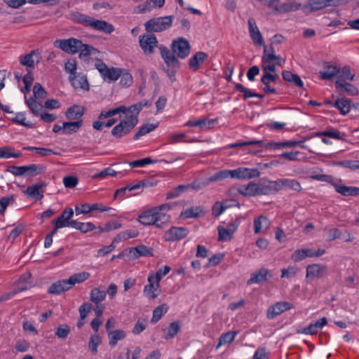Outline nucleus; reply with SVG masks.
<instances>
[{
    "instance_id": "obj_18",
    "label": "nucleus",
    "mask_w": 359,
    "mask_h": 359,
    "mask_svg": "<svg viewBox=\"0 0 359 359\" xmlns=\"http://www.w3.org/2000/svg\"><path fill=\"white\" fill-rule=\"evenodd\" d=\"M46 185V184L45 182H37L32 186L28 187L25 190L23 191V193L30 198H35L36 200H41L43 197V194L41 189Z\"/></svg>"
},
{
    "instance_id": "obj_64",
    "label": "nucleus",
    "mask_w": 359,
    "mask_h": 359,
    "mask_svg": "<svg viewBox=\"0 0 359 359\" xmlns=\"http://www.w3.org/2000/svg\"><path fill=\"white\" fill-rule=\"evenodd\" d=\"M79 182L78 178L76 176L69 175L63 178V184L67 188H74Z\"/></svg>"
},
{
    "instance_id": "obj_25",
    "label": "nucleus",
    "mask_w": 359,
    "mask_h": 359,
    "mask_svg": "<svg viewBox=\"0 0 359 359\" xmlns=\"http://www.w3.org/2000/svg\"><path fill=\"white\" fill-rule=\"evenodd\" d=\"M205 210L202 206L191 207L182 211L180 214V217L183 219L188 218H197L201 215H204Z\"/></svg>"
},
{
    "instance_id": "obj_57",
    "label": "nucleus",
    "mask_w": 359,
    "mask_h": 359,
    "mask_svg": "<svg viewBox=\"0 0 359 359\" xmlns=\"http://www.w3.org/2000/svg\"><path fill=\"white\" fill-rule=\"evenodd\" d=\"M116 173L117 172L114 170H113L111 168L109 167V168H107L104 169L103 170L100 171V172H97V173L93 175L92 176V178L93 179H97V178L104 179L109 176L114 177L116 175Z\"/></svg>"
},
{
    "instance_id": "obj_50",
    "label": "nucleus",
    "mask_w": 359,
    "mask_h": 359,
    "mask_svg": "<svg viewBox=\"0 0 359 359\" xmlns=\"http://www.w3.org/2000/svg\"><path fill=\"white\" fill-rule=\"evenodd\" d=\"M144 185V182L143 180H142V181L138 182L135 185H128L126 187L120 188V189H117L115 191V193L114 194V197L116 198L117 196H118V195L125 196L126 191L127 190L128 191H133V190H135V189H137L141 188Z\"/></svg>"
},
{
    "instance_id": "obj_32",
    "label": "nucleus",
    "mask_w": 359,
    "mask_h": 359,
    "mask_svg": "<svg viewBox=\"0 0 359 359\" xmlns=\"http://www.w3.org/2000/svg\"><path fill=\"white\" fill-rule=\"evenodd\" d=\"M109 344L114 346L117 344L118 341L123 339L126 337V333L123 330H116L108 332Z\"/></svg>"
},
{
    "instance_id": "obj_11",
    "label": "nucleus",
    "mask_w": 359,
    "mask_h": 359,
    "mask_svg": "<svg viewBox=\"0 0 359 359\" xmlns=\"http://www.w3.org/2000/svg\"><path fill=\"white\" fill-rule=\"evenodd\" d=\"M232 170L233 178L239 180H249L260 175V172L256 168H238Z\"/></svg>"
},
{
    "instance_id": "obj_8",
    "label": "nucleus",
    "mask_w": 359,
    "mask_h": 359,
    "mask_svg": "<svg viewBox=\"0 0 359 359\" xmlns=\"http://www.w3.org/2000/svg\"><path fill=\"white\" fill-rule=\"evenodd\" d=\"M339 0H309L302 9L304 13H311L328 6H337Z\"/></svg>"
},
{
    "instance_id": "obj_47",
    "label": "nucleus",
    "mask_w": 359,
    "mask_h": 359,
    "mask_svg": "<svg viewBox=\"0 0 359 359\" xmlns=\"http://www.w3.org/2000/svg\"><path fill=\"white\" fill-rule=\"evenodd\" d=\"M237 334V332L229 331L222 334L219 339V343L216 348H218L222 345L231 343L234 340Z\"/></svg>"
},
{
    "instance_id": "obj_38",
    "label": "nucleus",
    "mask_w": 359,
    "mask_h": 359,
    "mask_svg": "<svg viewBox=\"0 0 359 359\" xmlns=\"http://www.w3.org/2000/svg\"><path fill=\"white\" fill-rule=\"evenodd\" d=\"M335 86L339 90L344 89V91L350 95H355L358 93V89L353 84L349 83H343L339 80H337L335 81Z\"/></svg>"
},
{
    "instance_id": "obj_48",
    "label": "nucleus",
    "mask_w": 359,
    "mask_h": 359,
    "mask_svg": "<svg viewBox=\"0 0 359 359\" xmlns=\"http://www.w3.org/2000/svg\"><path fill=\"white\" fill-rule=\"evenodd\" d=\"M118 113L126 114V107L121 105L117 108L109 109L107 111H102L98 118L100 119L106 118L114 116Z\"/></svg>"
},
{
    "instance_id": "obj_23",
    "label": "nucleus",
    "mask_w": 359,
    "mask_h": 359,
    "mask_svg": "<svg viewBox=\"0 0 359 359\" xmlns=\"http://www.w3.org/2000/svg\"><path fill=\"white\" fill-rule=\"evenodd\" d=\"M129 255L133 259H137L141 256H153L152 249L144 245L130 248L129 249Z\"/></svg>"
},
{
    "instance_id": "obj_28",
    "label": "nucleus",
    "mask_w": 359,
    "mask_h": 359,
    "mask_svg": "<svg viewBox=\"0 0 359 359\" xmlns=\"http://www.w3.org/2000/svg\"><path fill=\"white\" fill-rule=\"evenodd\" d=\"M107 293L104 290L100 287H94L91 290L90 294V300L97 306L105 299Z\"/></svg>"
},
{
    "instance_id": "obj_36",
    "label": "nucleus",
    "mask_w": 359,
    "mask_h": 359,
    "mask_svg": "<svg viewBox=\"0 0 359 359\" xmlns=\"http://www.w3.org/2000/svg\"><path fill=\"white\" fill-rule=\"evenodd\" d=\"M257 183L250 182L247 185L241 186L238 192L245 196H254L257 195Z\"/></svg>"
},
{
    "instance_id": "obj_58",
    "label": "nucleus",
    "mask_w": 359,
    "mask_h": 359,
    "mask_svg": "<svg viewBox=\"0 0 359 359\" xmlns=\"http://www.w3.org/2000/svg\"><path fill=\"white\" fill-rule=\"evenodd\" d=\"M101 341V338L97 334L90 337L88 346L93 353L95 354L97 352V346L100 344Z\"/></svg>"
},
{
    "instance_id": "obj_6",
    "label": "nucleus",
    "mask_w": 359,
    "mask_h": 359,
    "mask_svg": "<svg viewBox=\"0 0 359 359\" xmlns=\"http://www.w3.org/2000/svg\"><path fill=\"white\" fill-rule=\"evenodd\" d=\"M54 46L69 54H75L79 52V48L83 46V43L76 38L57 39L54 41Z\"/></svg>"
},
{
    "instance_id": "obj_26",
    "label": "nucleus",
    "mask_w": 359,
    "mask_h": 359,
    "mask_svg": "<svg viewBox=\"0 0 359 359\" xmlns=\"http://www.w3.org/2000/svg\"><path fill=\"white\" fill-rule=\"evenodd\" d=\"M85 112V107L74 104L67 109L65 116L68 119H79Z\"/></svg>"
},
{
    "instance_id": "obj_45",
    "label": "nucleus",
    "mask_w": 359,
    "mask_h": 359,
    "mask_svg": "<svg viewBox=\"0 0 359 359\" xmlns=\"http://www.w3.org/2000/svg\"><path fill=\"white\" fill-rule=\"evenodd\" d=\"M69 79L72 81V85L74 88H82L84 90L88 89V83L86 77L83 76H69Z\"/></svg>"
},
{
    "instance_id": "obj_34",
    "label": "nucleus",
    "mask_w": 359,
    "mask_h": 359,
    "mask_svg": "<svg viewBox=\"0 0 359 359\" xmlns=\"http://www.w3.org/2000/svg\"><path fill=\"white\" fill-rule=\"evenodd\" d=\"M170 271V268L168 266H164L163 268L160 269L156 271V273H152L149 276L147 280L148 282H151L153 280L156 281V286L160 287L159 282L161 278L166 276Z\"/></svg>"
},
{
    "instance_id": "obj_2",
    "label": "nucleus",
    "mask_w": 359,
    "mask_h": 359,
    "mask_svg": "<svg viewBox=\"0 0 359 359\" xmlns=\"http://www.w3.org/2000/svg\"><path fill=\"white\" fill-rule=\"evenodd\" d=\"M71 18L75 22L107 34H110L114 30V26L111 24L104 20H96L93 17L79 12L72 13Z\"/></svg>"
},
{
    "instance_id": "obj_15",
    "label": "nucleus",
    "mask_w": 359,
    "mask_h": 359,
    "mask_svg": "<svg viewBox=\"0 0 359 359\" xmlns=\"http://www.w3.org/2000/svg\"><path fill=\"white\" fill-rule=\"evenodd\" d=\"M292 308V304L287 302H280L271 306L268 310L266 316L269 319H273L276 316L281 314L285 311L289 310Z\"/></svg>"
},
{
    "instance_id": "obj_5",
    "label": "nucleus",
    "mask_w": 359,
    "mask_h": 359,
    "mask_svg": "<svg viewBox=\"0 0 359 359\" xmlns=\"http://www.w3.org/2000/svg\"><path fill=\"white\" fill-rule=\"evenodd\" d=\"M172 18V15H168L150 19L144 23L145 29L149 32H162L171 27Z\"/></svg>"
},
{
    "instance_id": "obj_40",
    "label": "nucleus",
    "mask_w": 359,
    "mask_h": 359,
    "mask_svg": "<svg viewBox=\"0 0 359 359\" xmlns=\"http://www.w3.org/2000/svg\"><path fill=\"white\" fill-rule=\"evenodd\" d=\"M233 178L232 170H223L215 172L214 175L209 177V181L215 182L217 181L222 180L227 178Z\"/></svg>"
},
{
    "instance_id": "obj_53",
    "label": "nucleus",
    "mask_w": 359,
    "mask_h": 359,
    "mask_svg": "<svg viewBox=\"0 0 359 359\" xmlns=\"http://www.w3.org/2000/svg\"><path fill=\"white\" fill-rule=\"evenodd\" d=\"M180 327L177 322L171 323L166 329L165 339H168L173 338L180 331Z\"/></svg>"
},
{
    "instance_id": "obj_31",
    "label": "nucleus",
    "mask_w": 359,
    "mask_h": 359,
    "mask_svg": "<svg viewBox=\"0 0 359 359\" xmlns=\"http://www.w3.org/2000/svg\"><path fill=\"white\" fill-rule=\"evenodd\" d=\"M159 287L156 286V281L153 280V281L149 282V284L144 286V293L149 299H154L160 292Z\"/></svg>"
},
{
    "instance_id": "obj_22",
    "label": "nucleus",
    "mask_w": 359,
    "mask_h": 359,
    "mask_svg": "<svg viewBox=\"0 0 359 359\" xmlns=\"http://www.w3.org/2000/svg\"><path fill=\"white\" fill-rule=\"evenodd\" d=\"M336 191L344 196H359V187H348L337 183H332Z\"/></svg>"
},
{
    "instance_id": "obj_7",
    "label": "nucleus",
    "mask_w": 359,
    "mask_h": 359,
    "mask_svg": "<svg viewBox=\"0 0 359 359\" xmlns=\"http://www.w3.org/2000/svg\"><path fill=\"white\" fill-rule=\"evenodd\" d=\"M95 67L105 81H116L121 75V69L115 67L109 68L101 60L97 61Z\"/></svg>"
},
{
    "instance_id": "obj_63",
    "label": "nucleus",
    "mask_w": 359,
    "mask_h": 359,
    "mask_svg": "<svg viewBox=\"0 0 359 359\" xmlns=\"http://www.w3.org/2000/svg\"><path fill=\"white\" fill-rule=\"evenodd\" d=\"M147 327V321L143 318H139L135 323L133 329V333L134 334H139L142 332H143Z\"/></svg>"
},
{
    "instance_id": "obj_30",
    "label": "nucleus",
    "mask_w": 359,
    "mask_h": 359,
    "mask_svg": "<svg viewBox=\"0 0 359 359\" xmlns=\"http://www.w3.org/2000/svg\"><path fill=\"white\" fill-rule=\"evenodd\" d=\"M46 167L39 164H31L25 165V175L29 177H34L36 175L42 174L45 172Z\"/></svg>"
},
{
    "instance_id": "obj_46",
    "label": "nucleus",
    "mask_w": 359,
    "mask_h": 359,
    "mask_svg": "<svg viewBox=\"0 0 359 359\" xmlns=\"http://www.w3.org/2000/svg\"><path fill=\"white\" fill-rule=\"evenodd\" d=\"M90 277V273L88 272H81L78 273H75L70 276L68 280L69 283L71 284V287H73L76 283H81L84 282Z\"/></svg>"
},
{
    "instance_id": "obj_60",
    "label": "nucleus",
    "mask_w": 359,
    "mask_h": 359,
    "mask_svg": "<svg viewBox=\"0 0 359 359\" xmlns=\"http://www.w3.org/2000/svg\"><path fill=\"white\" fill-rule=\"evenodd\" d=\"M120 85L122 86H129L133 83V77L130 74L127 72L125 69H121V75L120 76Z\"/></svg>"
},
{
    "instance_id": "obj_33",
    "label": "nucleus",
    "mask_w": 359,
    "mask_h": 359,
    "mask_svg": "<svg viewBox=\"0 0 359 359\" xmlns=\"http://www.w3.org/2000/svg\"><path fill=\"white\" fill-rule=\"evenodd\" d=\"M74 215L72 208H66L62 215L56 219H54L52 223H57V224H62L64 227L68 226V223Z\"/></svg>"
},
{
    "instance_id": "obj_44",
    "label": "nucleus",
    "mask_w": 359,
    "mask_h": 359,
    "mask_svg": "<svg viewBox=\"0 0 359 359\" xmlns=\"http://www.w3.org/2000/svg\"><path fill=\"white\" fill-rule=\"evenodd\" d=\"M168 306L165 304L157 306L153 311V316L151 322L152 323H157L162 318V316L168 311Z\"/></svg>"
},
{
    "instance_id": "obj_41",
    "label": "nucleus",
    "mask_w": 359,
    "mask_h": 359,
    "mask_svg": "<svg viewBox=\"0 0 359 359\" xmlns=\"http://www.w3.org/2000/svg\"><path fill=\"white\" fill-rule=\"evenodd\" d=\"M334 105L343 115H345L350 111L351 101L346 98L338 99L335 101Z\"/></svg>"
},
{
    "instance_id": "obj_61",
    "label": "nucleus",
    "mask_w": 359,
    "mask_h": 359,
    "mask_svg": "<svg viewBox=\"0 0 359 359\" xmlns=\"http://www.w3.org/2000/svg\"><path fill=\"white\" fill-rule=\"evenodd\" d=\"M309 252H310L309 249L297 250L292 254V258L295 262H299L305 257H309Z\"/></svg>"
},
{
    "instance_id": "obj_3",
    "label": "nucleus",
    "mask_w": 359,
    "mask_h": 359,
    "mask_svg": "<svg viewBox=\"0 0 359 359\" xmlns=\"http://www.w3.org/2000/svg\"><path fill=\"white\" fill-rule=\"evenodd\" d=\"M156 211V209L151 208L142 212L138 217V221L145 226L155 225L159 229L164 228L169 224L170 217Z\"/></svg>"
},
{
    "instance_id": "obj_24",
    "label": "nucleus",
    "mask_w": 359,
    "mask_h": 359,
    "mask_svg": "<svg viewBox=\"0 0 359 359\" xmlns=\"http://www.w3.org/2000/svg\"><path fill=\"white\" fill-rule=\"evenodd\" d=\"M324 65V70L319 72L320 76L323 80L330 81L337 74L339 68L337 66L328 65L327 62H325Z\"/></svg>"
},
{
    "instance_id": "obj_9",
    "label": "nucleus",
    "mask_w": 359,
    "mask_h": 359,
    "mask_svg": "<svg viewBox=\"0 0 359 359\" xmlns=\"http://www.w3.org/2000/svg\"><path fill=\"white\" fill-rule=\"evenodd\" d=\"M139 43L143 52L147 55H151L157 46L158 41L154 34H144L140 36Z\"/></svg>"
},
{
    "instance_id": "obj_14",
    "label": "nucleus",
    "mask_w": 359,
    "mask_h": 359,
    "mask_svg": "<svg viewBox=\"0 0 359 359\" xmlns=\"http://www.w3.org/2000/svg\"><path fill=\"white\" fill-rule=\"evenodd\" d=\"M327 266L313 264H310L306 267V275L307 278H312L315 279H319L323 278L327 274Z\"/></svg>"
},
{
    "instance_id": "obj_27",
    "label": "nucleus",
    "mask_w": 359,
    "mask_h": 359,
    "mask_svg": "<svg viewBox=\"0 0 359 359\" xmlns=\"http://www.w3.org/2000/svg\"><path fill=\"white\" fill-rule=\"evenodd\" d=\"M82 125L83 121L81 119L76 121L64 122L62 124V131L65 134H72L77 132Z\"/></svg>"
},
{
    "instance_id": "obj_43",
    "label": "nucleus",
    "mask_w": 359,
    "mask_h": 359,
    "mask_svg": "<svg viewBox=\"0 0 359 359\" xmlns=\"http://www.w3.org/2000/svg\"><path fill=\"white\" fill-rule=\"evenodd\" d=\"M25 102L34 115L39 116L41 114V111L43 108L41 103L36 102L33 97L25 100Z\"/></svg>"
},
{
    "instance_id": "obj_4",
    "label": "nucleus",
    "mask_w": 359,
    "mask_h": 359,
    "mask_svg": "<svg viewBox=\"0 0 359 359\" xmlns=\"http://www.w3.org/2000/svg\"><path fill=\"white\" fill-rule=\"evenodd\" d=\"M137 123V117L126 114V118L121 120V122L111 130V134L116 138H121L128 134Z\"/></svg>"
},
{
    "instance_id": "obj_59",
    "label": "nucleus",
    "mask_w": 359,
    "mask_h": 359,
    "mask_svg": "<svg viewBox=\"0 0 359 359\" xmlns=\"http://www.w3.org/2000/svg\"><path fill=\"white\" fill-rule=\"evenodd\" d=\"M25 120V114L23 113H18L14 118H11V121L20 125L27 128H32L34 124L29 121H26Z\"/></svg>"
},
{
    "instance_id": "obj_17",
    "label": "nucleus",
    "mask_w": 359,
    "mask_h": 359,
    "mask_svg": "<svg viewBox=\"0 0 359 359\" xmlns=\"http://www.w3.org/2000/svg\"><path fill=\"white\" fill-rule=\"evenodd\" d=\"M187 229L184 227H171L168 231L165 232V241H177L186 237L188 234Z\"/></svg>"
},
{
    "instance_id": "obj_37",
    "label": "nucleus",
    "mask_w": 359,
    "mask_h": 359,
    "mask_svg": "<svg viewBox=\"0 0 359 359\" xmlns=\"http://www.w3.org/2000/svg\"><path fill=\"white\" fill-rule=\"evenodd\" d=\"M22 156V153L15 152L14 149L10 146L0 147V158H19Z\"/></svg>"
},
{
    "instance_id": "obj_20",
    "label": "nucleus",
    "mask_w": 359,
    "mask_h": 359,
    "mask_svg": "<svg viewBox=\"0 0 359 359\" xmlns=\"http://www.w3.org/2000/svg\"><path fill=\"white\" fill-rule=\"evenodd\" d=\"M71 288L68 280H61L53 283L48 288V292L52 294H60Z\"/></svg>"
},
{
    "instance_id": "obj_21",
    "label": "nucleus",
    "mask_w": 359,
    "mask_h": 359,
    "mask_svg": "<svg viewBox=\"0 0 359 359\" xmlns=\"http://www.w3.org/2000/svg\"><path fill=\"white\" fill-rule=\"evenodd\" d=\"M208 55L205 52L196 53L189 60V66L193 71H197L201 65L208 59Z\"/></svg>"
},
{
    "instance_id": "obj_51",
    "label": "nucleus",
    "mask_w": 359,
    "mask_h": 359,
    "mask_svg": "<svg viewBox=\"0 0 359 359\" xmlns=\"http://www.w3.org/2000/svg\"><path fill=\"white\" fill-rule=\"evenodd\" d=\"M158 124H144L139 129V130L135 134L133 139L138 140L140 137L145 135L146 134L151 132L156 128H157Z\"/></svg>"
},
{
    "instance_id": "obj_56",
    "label": "nucleus",
    "mask_w": 359,
    "mask_h": 359,
    "mask_svg": "<svg viewBox=\"0 0 359 359\" xmlns=\"http://www.w3.org/2000/svg\"><path fill=\"white\" fill-rule=\"evenodd\" d=\"M69 333H70V327L67 324H62V325H59L55 332V334L58 338H60V339L67 338Z\"/></svg>"
},
{
    "instance_id": "obj_1",
    "label": "nucleus",
    "mask_w": 359,
    "mask_h": 359,
    "mask_svg": "<svg viewBox=\"0 0 359 359\" xmlns=\"http://www.w3.org/2000/svg\"><path fill=\"white\" fill-rule=\"evenodd\" d=\"M171 48L172 50H170L165 46H161L160 53L167 67L177 69L180 62L175 55L182 59L187 57L190 53L191 46L186 39L180 37L172 41Z\"/></svg>"
},
{
    "instance_id": "obj_54",
    "label": "nucleus",
    "mask_w": 359,
    "mask_h": 359,
    "mask_svg": "<svg viewBox=\"0 0 359 359\" xmlns=\"http://www.w3.org/2000/svg\"><path fill=\"white\" fill-rule=\"evenodd\" d=\"M210 183L211 182L209 181V177L196 179L192 183L189 184V187L190 189L199 190L207 187Z\"/></svg>"
},
{
    "instance_id": "obj_29",
    "label": "nucleus",
    "mask_w": 359,
    "mask_h": 359,
    "mask_svg": "<svg viewBox=\"0 0 359 359\" xmlns=\"http://www.w3.org/2000/svg\"><path fill=\"white\" fill-rule=\"evenodd\" d=\"M282 76L283 79L287 82L292 83L300 88H303L304 86V83L301 78L297 74H293L290 71L284 70L282 72Z\"/></svg>"
},
{
    "instance_id": "obj_55",
    "label": "nucleus",
    "mask_w": 359,
    "mask_h": 359,
    "mask_svg": "<svg viewBox=\"0 0 359 359\" xmlns=\"http://www.w3.org/2000/svg\"><path fill=\"white\" fill-rule=\"evenodd\" d=\"M138 235V231L135 229H129L121 232L117 235L115 241H119L122 240H128L130 238H135Z\"/></svg>"
},
{
    "instance_id": "obj_42",
    "label": "nucleus",
    "mask_w": 359,
    "mask_h": 359,
    "mask_svg": "<svg viewBox=\"0 0 359 359\" xmlns=\"http://www.w3.org/2000/svg\"><path fill=\"white\" fill-rule=\"evenodd\" d=\"M302 4L297 2L285 3L279 6H276V11L280 13L295 11L300 8Z\"/></svg>"
},
{
    "instance_id": "obj_13",
    "label": "nucleus",
    "mask_w": 359,
    "mask_h": 359,
    "mask_svg": "<svg viewBox=\"0 0 359 359\" xmlns=\"http://www.w3.org/2000/svg\"><path fill=\"white\" fill-rule=\"evenodd\" d=\"M250 36L255 45L264 46V41L254 18H250L248 21Z\"/></svg>"
},
{
    "instance_id": "obj_52",
    "label": "nucleus",
    "mask_w": 359,
    "mask_h": 359,
    "mask_svg": "<svg viewBox=\"0 0 359 359\" xmlns=\"http://www.w3.org/2000/svg\"><path fill=\"white\" fill-rule=\"evenodd\" d=\"M36 50H32L29 53L26 54L20 57V65L27 67H33L34 66V60L33 59Z\"/></svg>"
},
{
    "instance_id": "obj_19",
    "label": "nucleus",
    "mask_w": 359,
    "mask_h": 359,
    "mask_svg": "<svg viewBox=\"0 0 359 359\" xmlns=\"http://www.w3.org/2000/svg\"><path fill=\"white\" fill-rule=\"evenodd\" d=\"M238 227V224L232 222L229 224L227 228H224L222 226H219L217 227L218 233H219V241H228L230 240L232 237L233 233L235 232Z\"/></svg>"
},
{
    "instance_id": "obj_49",
    "label": "nucleus",
    "mask_w": 359,
    "mask_h": 359,
    "mask_svg": "<svg viewBox=\"0 0 359 359\" xmlns=\"http://www.w3.org/2000/svg\"><path fill=\"white\" fill-rule=\"evenodd\" d=\"M338 79L337 80H350L353 81L355 75L351 73V67L349 66H344L341 69L339 68V72L337 73Z\"/></svg>"
},
{
    "instance_id": "obj_16",
    "label": "nucleus",
    "mask_w": 359,
    "mask_h": 359,
    "mask_svg": "<svg viewBox=\"0 0 359 359\" xmlns=\"http://www.w3.org/2000/svg\"><path fill=\"white\" fill-rule=\"evenodd\" d=\"M275 181H270L262 179L257 184V195H269L272 193L277 192V187L275 185Z\"/></svg>"
},
{
    "instance_id": "obj_12",
    "label": "nucleus",
    "mask_w": 359,
    "mask_h": 359,
    "mask_svg": "<svg viewBox=\"0 0 359 359\" xmlns=\"http://www.w3.org/2000/svg\"><path fill=\"white\" fill-rule=\"evenodd\" d=\"M272 276L271 271L262 268L251 274L250 278L247 281V284L249 285L254 283H262L267 281Z\"/></svg>"
},
{
    "instance_id": "obj_35",
    "label": "nucleus",
    "mask_w": 359,
    "mask_h": 359,
    "mask_svg": "<svg viewBox=\"0 0 359 359\" xmlns=\"http://www.w3.org/2000/svg\"><path fill=\"white\" fill-rule=\"evenodd\" d=\"M151 103L147 100L141 101L135 104L126 107V114L137 117L138 114L144 107L150 106Z\"/></svg>"
},
{
    "instance_id": "obj_39",
    "label": "nucleus",
    "mask_w": 359,
    "mask_h": 359,
    "mask_svg": "<svg viewBox=\"0 0 359 359\" xmlns=\"http://www.w3.org/2000/svg\"><path fill=\"white\" fill-rule=\"evenodd\" d=\"M270 222L268 218L265 216L260 215L254 219L255 233H259L262 229H267L269 227Z\"/></svg>"
},
{
    "instance_id": "obj_62",
    "label": "nucleus",
    "mask_w": 359,
    "mask_h": 359,
    "mask_svg": "<svg viewBox=\"0 0 359 359\" xmlns=\"http://www.w3.org/2000/svg\"><path fill=\"white\" fill-rule=\"evenodd\" d=\"M235 89L237 91H239L243 93V98L245 100L250 98V97H254V95H256L255 93L252 92L250 90L245 88L244 86H243L241 83H236L235 86Z\"/></svg>"
},
{
    "instance_id": "obj_10",
    "label": "nucleus",
    "mask_w": 359,
    "mask_h": 359,
    "mask_svg": "<svg viewBox=\"0 0 359 359\" xmlns=\"http://www.w3.org/2000/svg\"><path fill=\"white\" fill-rule=\"evenodd\" d=\"M275 185L277 187V192L282 189H290L298 193L302 190V187L299 182L294 179H278L276 180Z\"/></svg>"
}]
</instances>
